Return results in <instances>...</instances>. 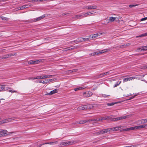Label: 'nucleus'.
Listing matches in <instances>:
<instances>
[{
  "mask_svg": "<svg viewBox=\"0 0 147 147\" xmlns=\"http://www.w3.org/2000/svg\"><path fill=\"white\" fill-rule=\"evenodd\" d=\"M122 126H117L112 128H107L106 129H103L98 131L96 133H94L93 134L95 135L96 134L97 135L102 134H103L106 133L108 132L114 131H117L121 130Z\"/></svg>",
  "mask_w": 147,
  "mask_h": 147,
  "instance_id": "obj_1",
  "label": "nucleus"
},
{
  "mask_svg": "<svg viewBox=\"0 0 147 147\" xmlns=\"http://www.w3.org/2000/svg\"><path fill=\"white\" fill-rule=\"evenodd\" d=\"M144 126L142 125L134 126L130 127L128 128L122 129L121 131H126L129 130H132L136 129H140L142 128H144Z\"/></svg>",
  "mask_w": 147,
  "mask_h": 147,
  "instance_id": "obj_2",
  "label": "nucleus"
},
{
  "mask_svg": "<svg viewBox=\"0 0 147 147\" xmlns=\"http://www.w3.org/2000/svg\"><path fill=\"white\" fill-rule=\"evenodd\" d=\"M13 132L9 133L6 130H2L0 129V137H4L6 136H7L9 135L10 134H12Z\"/></svg>",
  "mask_w": 147,
  "mask_h": 147,
  "instance_id": "obj_3",
  "label": "nucleus"
},
{
  "mask_svg": "<svg viewBox=\"0 0 147 147\" xmlns=\"http://www.w3.org/2000/svg\"><path fill=\"white\" fill-rule=\"evenodd\" d=\"M108 118H109V117H101L98 119H92V125H93L94 126H96V123L98 122V121L100 120H103L106 119H108Z\"/></svg>",
  "mask_w": 147,
  "mask_h": 147,
  "instance_id": "obj_4",
  "label": "nucleus"
},
{
  "mask_svg": "<svg viewBox=\"0 0 147 147\" xmlns=\"http://www.w3.org/2000/svg\"><path fill=\"white\" fill-rule=\"evenodd\" d=\"M111 50V49H105L99 52H96L93 53L92 55H98L102 53H104L105 52L109 51Z\"/></svg>",
  "mask_w": 147,
  "mask_h": 147,
  "instance_id": "obj_5",
  "label": "nucleus"
},
{
  "mask_svg": "<svg viewBox=\"0 0 147 147\" xmlns=\"http://www.w3.org/2000/svg\"><path fill=\"white\" fill-rule=\"evenodd\" d=\"M42 60H38L35 61H28V63L29 64H36L39 63L41 62Z\"/></svg>",
  "mask_w": 147,
  "mask_h": 147,
  "instance_id": "obj_6",
  "label": "nucleus"
},
{
  "mask_svg": "<svg viewBox=\"0 0 147 147\" xmlns=\"http://www.w3.org/2000/svg\"><path fill=\"white\" fill-rule=\"evenodd\" d=\"M76 143V141H67L63 143V145H71Z\"/></svg>",
  "mask_w": 147,
  "mask_h": 147,
  "instance_id": "obj_7",
  "label": "nucleus"
},
{
  "mask_svg": "<svg viewBox=\"0 0 147 147\" xmlns=\"http://www.w3.org/2000/svg\"><path fill=\"white\" fill-rule=\"evenodd\" d=\"M83 96L85 97H88L92 95V93L90 92H84L83 94Z\"/></svg>",
  "mask_w": 147,
  "mask_h": 147,
  "instance_id": "obj_8",
  "label": "nucleus"
},
{
  "mask_svg": "<svg viewBox=\"0 0 147 147\" xmlns=\"http://www.w3.org/2000/svg\"><path fill=\"white\" fill-rule=\"evenodd\" d=\"M54 75H43V76H41V79H47L51 78Z\"/></svg>",
  "mask_w": 147,
  "mask_h": 147,
  "instance_id": "obj_9",
  "label": "nucleus"
},
{
  "mask_svg": "<svg viewBox=\"0 0 147 147\" xmlns=\"http://www.w3.org/2000/svg\"><path fill=\"white\" fill-rule=\"evenodd\" d=\"M5 85H0V91H5L7 90V88H5Z\"/></svg>",
  "mask_w": 147,
  "mask_h": 147,
  "instance_id": "obj_10",
  "label": "nucleus"
},
{
  "mask_svg": "<svg viewBox=\"0 0 147 147\" xmlns=\"http://www.w3.org/2000/svg\"><path fill=\"white\" fill-rule=\"evenodd\" d=\"M45 15H43L42 16H41L37 18L34 19V22H36L37 21H39L40 20L43 19L45 17Z\"/></svg>",
  "mask_w": 147,
  "mask_h": 147,
  "instance_id": "obj_11",
  "label": "nucleus"
},
{
  "mask_svg": "<svg viewBox=\"0 0 147 147\" xmlns=\"http://www.w3.org/2000/svg\"><path fill=\"white\" fill-rule=\"evenodd\" d=\"M92 13L91 12H88L86 13H82L83 17H84L91 16Z\"/></svg>",
  "mask_w": 147,
  "mask_h": 147,
  "instance_id": "obj_12",
  "label": "nucleus"
},
{
  "mask_svg": "<svg viewBox=\"0 0 147 147\" xmlns=\"http://www.w3.org/2000/svg\"><path fill=\"white\" fill-rule=\"evenodd\" d=\"M126 118V117L125 116L115 118V121L119 120L121 119H125Z\"/></svg>",
  "mask_w": 147,
  "mask_h": 147,
  "instance_id": "obj_13",
  "label": "nucleus"
},
{
  "mask_svg": "<svg viewBox=\"0 0 147 147\" xmlns=\"http://www.w3.org/2000/svg\"><path fill=\"white\" fill-rule=\"evenodd\" d=\"M84 107L86 109H90L92 108V105H84Z\"/></svg>",
  "mask_w": 147,
  "mask_h": 147,
  "instance_id": "obj_14",
  "label": "nucleus"
},
{
  "mask_svg": "<svg viewBox=\"0 0 147 147\" xmlns=\"http://www.w3.org/2000/svg\"><path fill=\"white\" fill-rule=\"evenodd\" d=\"M28 7V6L27 5H24L23 6H21L20 7L18 8V9L21 10V9H23L25 8H27Z\"/></svg>",
  "mask_w": 147,
  "mask_h": 147,
  "instance_id": "obj_15",
  "label": "nucleus"
},
{
  "mask_svg": "<svg viewBox=\"0 0 147 147\" xmlns=\"http://www.w3.org/2000/svg\"><path fill=\"white\" fill-rule=\"evenodd\" d=\"M89 121V120L88 119H86V120H81L80 121V124H84L86 123L88 121ZM90 121V120H89Z\"/></svg>",
  "mask_w": 147,
  "mask_h": 147,
  "instance_id": "obj_16",
  "label": "nucleus"
},
{
  "mask_svg": "<svg viewBox=\"0 0 147 147\" xmlns=\"http://www.w3.org/2000/svg\"><path fill=\"white\" fill-rule=\"evenodd\" d=\"M84 109H86L84 107V105L80 106L77 109V110L78 111L82 110Z\"/></svg>",
  "mask_w": 147,
  "mask_h": 147,
  "instance_id": "obj_17",
  "label": "nucleus"
},
{
  "mask_svg": "<svg viewBox=\"0 0 147 147\" xmlns=\"http://www.w3.org/2000/svg\"><path fill=\"white\" fill-rule=\"evenodd\" d=\"M71 47L70 49L71 50H72L79 48L80 47V46H74Z\"/></svg>",
  "mask_w": 147,
  "mask_h": 147,
  "instance_id": "obj_18",
  "label": "nucleus"
},
{
  "mask_svg": "<svg viewBox=\"0 0 147 147\" xmlns=\"http://www.w3.org/2000/svg\"><path fill=\"white\" fill-rule=\"evenodd\" d=\"M8 121V120L7 119L3 120L2 121H0V125L7 123Z\"/></svg>",
  "mask_w": 147,
  "mask_h": 147,
  "instance_id": "obj_19",
  "label": "nucleus"
},
{
  "mask_svg": "<svg viewBox=\"0 0 147 147\" xmlns=\"http://www.w3.org/2000/svg\"><path fill=\"white\" fill-rule=\"evenodd\" d=\"M58 92V91L57 89H55L52 91H51L50 92L51 94V95H52L53 94L57 93Z\"/></svg>",
  "mask_w": 147,
  "mask_h": 147,
  "instance_id": "obj_20",
  "label": "nucleus"
},
{
  "mask_svg": "<svg viewBox=\"0 0 147 147\" xmlns=\"http://www.w3.org/2000/svg\"><path fill=\"white\" fill-rule=\"evenodd\" d=\"M84 88L83 87H80L75 88L74 89V90L75 91H77L84 89Z\"/></svg>",
  "mask_w": 147,
  "mask_h": 147,
  "instance_id": "obj_21",
  "label": "nucleus"
},
{
  "mask_svg": "<svg viewBox=\"0 0 147 147\" xmlns=\"http://www.w3.org/2000/svg\"><path fill=\"white\" fill-rule=\"evenodd\" d=\"M0 18H1L2 20L7 21L9 20V18H7L3 16H0Z\"/></svg>",
  "mask_w": 147,
  "mask_h": 147,
  "instance_id": "obj_22",
  "label": "nucleus"
},
{
  "mask_svg": "<svg viewBox=\"0 0 147 147\" xmlns=\"http://www.w3.org/2000/svg\"><path fill=\"white\" fill-rule=\"evenodd\" d=\"M112 73L113 72H112V70H110L109 71H108L104 73V76H105V75H107L109 74H110Z\"/></svg>",
  "mask_w": 147,
  "mask_h": 147,
  "instance_id": "obj_23",
  "label": "nucleus"
},
{
  "mask_svg": "<svg viewBox=\"0 0 147 147\" xmlns=\"http://www.w3.org/2000/svg\"><path fill=\"white\" fill-rule=\"evenodd\" d=\"M81 17H82V18L83 17L82 13L81 14H79L75 16V18L77 19H78Z\"/></svg>",
  "mask_w": 147,
  "mask_h": 147,
  "instance_id": "obj_24",
  "label": "nucleus"
},
{
  "mask_svg": "<svg viewBox=\"0 0 147 147\" xmlns=\"http://www.w3.org/2000/svg\"><path fill=\"white\" fill-rule=\"evenodd\" d=\"M108 117H109L108 118V119H110V121H115V118H112V116H109Z\"/></svg>",
  "mask_w": 147,
  "mask_h": 147,
  "instance_id": "obj_25",
  "label": "nucleus"
},
{
  "mask_svg": "<svg viewBox=\"0 0 147 147\" xmlns=\"http://www.w3.org/2000/svg\"><path fill=\"white\" fill-rule=\"evenodd\" d=\"M141 124H144L147 122V118L145 119H142L141 120Z\"/></svg>",
  "mask_w": 147,
  "mask_h": 147,
  "instance_id": "obj_26",
  "label": "nucleus"
},
{
  "mask_svg": "<svg viewBox=\"0 0 147 147\" xmlns=\"http://www.w3.org/2000/svg\"><path fill=\"white\" fill-rule=\"evenodd\" d=\"M82 41L81 40H75L71 41V43H73V42H74V43H78L82 42Z\"/></svg>",
  "mask_w": 147,
  "mask_h": 147,
  "instance_id": "obj_27",
  "label": "nucleus"
},
{
  "mask_svg": "<svg viewBox=\"0 0 147 147\" xmlns=\"http://www.w3.org/2000/svg\"><path fill=\"white\" fill-rule=\"evenodd\" d=\"M104 73H102L98 75L97 77V78H100L103 77L104 76Z\"/></svg>",
  "mask_w": 147,
  "mask_h": 147,
  "instance_id": "obj_28",
  "label": "nucleus"
},
{
  "mask_svg": "<svg viewBox=\"0 0 147 147\" xmlns=\"http://www.w3.org/2000/svg\"><path fill=\"white\" fill-rule=\"evenodd\" d=\"M89 38H90V36H89L88 37L86 38H83L81 37L80 38V39H83V40H84V41L88 40L89 39ZM79 39H80V38Z\"/></svg>",
  "mask_w": 147,
  "mask_h": 147,
  "instance_id": "obj_29",
  "label": "nucleus"
},
{
  "mask_svg": "<svg viewBox=\"0 0 147 147\" xmlns=\"http://www.w3.org/2000/svg\"><path fill=\"white\" fill-rule=\"evenodd\" d=\"M115 17H114V18L113 17H110L109 20L110 22H112L114 21L115 20Z\"/></svg>",
  "mask_w": 147,
  "mask_h": 147,
  "instance_id": "obj_30",
  "label": "nucleus"
},
{
  "mask_svg": "<svg viewBox=\"0 0 147 147\" xmlns=\"http://www.w3.org/2000/svg\"><path fill=\"white\" fill-rule=\"evenodd\" d=\"M121 82V81H120L119 82H117L116 83V84H115L114 87L115 88V87H117L120 84Z\"/></svg>",
  "mask_w": 147,
  "mask_h": 147,
  "instance_id": "obj_31",
  "label": "nucleus"
},
{
  "mask_svg": "<svg viewBox=\"0 0 147 147\" xmlns=\"http://www.w3.org/2000/svg\"><path fill=\"white\" fill-rule=\"evenodd\" d=\"M9 57V54L5 55L4 56L2 57L3 59H7Z\"/></svg>",
  "mask_w": 147,
  "mask_h": 147,
  "instance_id": "obj_32",
  "label": "nucleus"
},
{
  "mask_svg": "<svg viewBox=\"0 0 147 147\" xmlns=\"http://www.w3.org/2000/svg\"><path fill=\"white\" fill-rule=\"evenodd\" d=\"M45 80L46 81V80H47V81H48V82L49 83L50 82H52L53 81H54V79H45Z\"/></svg>",
  "mask_w": 147,
  "mask_h": 147,
  "instance_id": "obj_33",
  "label": "nucleus"
},
{
  "mask_svg": "<svg viewBox=\"0 0 147 147\" xmlns=\"http://www.w3.org/2000/svg\"><path fill=\"white\" fill-rule=\"evenodd\" d=\"M147 36V32L144 33L143 34H142L139 36L138 37H143L145 36Z\"/></svg>",
  "mask_w": 147,
  "mask_h": 147,
  "instance_id": "obj_34",
  "label": "nucleus"
},
{
  "mask_svg": "<svg viewBox=\"0 0 147 147\" xmlns=\"http://www.w3.org/2000/svg\"><path fill=\"white\" fill-rule=\"evenodd\" d=\"M116 102H112L111 103H108L107 104V105L109 106H112L114 104H116Z\"/></svg>",
  "mask_w": 147,
  "mask_h": 147,
  "instance_id": "obj_35",
  "label": "nucleus"
},
{
  "mask_svg": "<svg viewBox=\"0 0 147 147\" xmlns=\"http://www.w3.org/2000/svg\"><path fill=\"white\" fill-rule=\"evenodd\" d=\"M99 35V34H94L93 35H92V38H95L96 37H97Z\"/></svg>",
  "mask_w": 147,
  "mask_h": 147,
  "instance_id": "obj_36",
  "label": "nucleus"
},
{
  "mask_svg": "<svg viewBox=\"0 0 147 147\" xmlns=\"http://www.w3.org/2000/svg\"><path fill=\"white\" fill-rule=\"evenodd\" d=\"M147 50V46H144L141 49V51H146Z\"/></svg>",
  "mask_w": 147,
  "mask_h": 147,
  "instance_id": "obj_37",
  "label": "nucleus"
},
{
  "mask_svg": "<svg viewBox=\"0 0 147 147\" xmlns=\"http://www.w3.org/2000/svg\"><path fill=\"white\" fill-rule=\"evenodd\" d=\"M128 45H125H125H121L120 46V48H122L124 47H125L126 46H128V45H129V44H128Z\"/></svg>",
  "mask_w": 147,
  "mask_h": 147,
  "instance_id": "obj_38",
  "label": "nucleus"
},
{
  "mask_svg": "<svg viewBox=\"0 0 147 147\" xmlns=\"http://www.w3.org/2000/svg\"><path fill=\"white\" fill-rule=\"evenodd\" d=\"M129 81L128 78H126L123 79V82H125Z\"/></svg>",
  "mask_w": 147,
  "mask_h": 147,
  "instance_id": "obj_39",
  "label": "nucleus"
},
{
  "mask_svg": "<svg viewBox=\"0 0 147 147\" xmlns=\"http://www.w3.org/2000/svg\"><path fill=\"white\" fill-rule=\"evenodd\" d=\"M35 79H37L38 80L42 79L41 76H38L35 78Z\"/></svg>",
  "mask_w": 147,
  "mask_h": 147,
  "instance_id": "obj_40",
  "label": "nucleus"
},
{
  "mask_svg": "<svg viewBox=\"0 0 147 147\" xmlns=\"http://www.w3.org/2000/svg\"><path fill=\"white\" fill-rule=\"evenodd\" d=\"M92 8V6L90 5L87 6L86 7V9H91Z\"/></svg>",
  "mask_w": 147,
  "mask_h": 147,
  "instance_id": "obj_41",
  "label": "nucleus"
},
{
  "mask_svg": "<svg viewBox=\"0 0 147 147\" xmlns=\"http://www.w3.org/2000/svg\"><path fill=\"white\" fill-rule=\"evenodd\" d=\"M9 92H12V93L16 92H17V91L15 90H13V89L12 90H9Z\"/></svg>",
  "mask_w": 147,
  "mask_h": 147,
  "instance_id": "obj_42",
  "label": "nucleus"
},
{
  "mask_svg": "<svg viewBox=\"0 0 147 147\" xmlns=\"http://www.w3.org/2000/svg\"><path fill=\"white\" fill-rule=\"evenodd\" d=\"M48 83H49L48 82V81H47V80L45 81V80H44L42 82V83H43V84H46Z\"/></svg>",
  "mask_w": 147,
  "mask_h": 147,
  "instance_id": "obj_43",
  "label": "nucleus"
},
{
  "mask_svg": "<svg viewBox=\"0 0 147 147\" xmlns=\"http://www.w3.org/2000/svg\"><path fill=\"white\" fill-rule=\"evenodd\" d=\"M137 5H129V7H135Z\"/></svg>",
  "mask_w": 147,
  "mask_h": 147,
  "instance_id": "obj_44",
  "label": "nucleus"
},
{
  "mask_svg": "<svg viewBox=\"0 0 147 147\" xmlns=\"http://www.w3.org/2000/svg\"><path fill=\"white\" fill-rule=\"evenodd\" d=\"M135 77H131L128 78L129 81L131 80H132L135 79Z\"/></svg>",
  "mask_w": 147,
  "mask_h": 147,
  "instance_id": "obj_45",
  "label": "nucleus"
},
{
  "mask_svg": "<svg viewBox=\"0 0 147 147\" xmlns=\"http://www.w3.org/2000/svg\"><path fill=\"white\" fill-rule=\"evenodd\" d=\"M28 80H34L35 79V77H29L28 78Z\"/></svg>",
  "mask_w": 147,
  "mask_h": 147,
  "instance_id": "obj_46",
  "label": "nucleus"
},
{
  "mask_svg": "<svg viewBox=\"0 0 147 147\" xmlns=\"http://www.w3.org/2000/svg\"><path fill=\"white\" fill-rule=\"evenodd\" d=\"M147 20V17H145L141 19L140 20V21H142L144 20Z\"/></svg>",
  "mask_w": 147,
  "mask_h": 147,
  "instance_id": "obj_47",
  "label": "nucleus"
},
{
  "mask_svg": "<svg viewBox=\"0 0 147 147\" xmlns=\"http://www.w3.org/2000/svg\"><path fill=\"white\" fill-rule=\"evenodd\" d=\"M72 70V72H76L78 70V69H73Z\"/></svg>",
  "mask_w": 147,
  "mask_h": 147,
  "instance_id": "obj_48",
  "label": "nucleus"
},
{
  "mask_svg": "<svg viewBox=\"0 0 147 147\" xmlns=\"http://www.w3.org/2000/svg\"><path fill=\"white\" fill-rule=\"evenodd\" d=\"M67 72L68 73H72V70H69L67 71Z\"/></svg>",
  "mask_w": 147,
  "mask_h": 147,
  "instance_id": "obj_49",
  "label": "nucleus"
},
{
  "mask_svg": "<svg viewBox=\"0 0 147 147\" xmlns=\"http://www.w3.org/2000/svg\"><path fill=\"white\" fill-rule=\"evenodd\" d=\"M9 57H10L14 55H15V54L10 53V54H9Z\"/></svg>",
  "mask_w": 147,
  "mask_h": 147,
  "instance_id": "obj_50",
  "label": "nucleus"
},
{
  "mask_svg": "<svg viewBox=\"0 0 147 147\" xmlns=\"http://www.w3.org/2000/svg\"><path fill=\"white\" fill-rule=\"evenodd\" d=\"M80 121H76V123H75V124H80Z\"/></svg>",
  "mask_w": 147,
  "mask_h": 147,
  "instance_id": "obj_51",
  "label": "nucleus"
},
{
  "mask_svg": "<svg viewBox=\"0 0 147 147\" xmlns=\"http://www.w3.org/2000/svg\"><path fill=\"white\" fill-rule=\"evenodd\" d=\"M63 50V51H68V50H67V48H64Z\"/></svg>",
  "mask_w": 147,
  "mask_h": 147,
  "instance_id": "obj_52",
  "label": "nucleus"
},
{
  "mask_svg": "<svg viewBox=\"0 0 147 147\" xmlns=\"http://www.w3.org/2000/svg\"><path fill=\"white\" fill-rule=\"evenodd\" d=\"M45 95H51V93H50V92H49V93H48L47 94H45Z\"/></svg>",
  "mask_w": 147,
  "mask_h": 147,
  "instance_id": "obj_53",
  "label": "nucleus"
},
{
  "mask_svg": "<svg viewBox=\"0 0 147 147\" xmlns=\"http://www.w3.org/2000/svg\"><path fill=\"white\" fill-rule=\"evenodd\" d=\"M135 96H136L135 95H134V96H132L130 98H129V100H131V99H132L133 98H134V97H135Z\"/></svg>",
  "mask_w": 147,
  "mask_h": 147,
  "instance_id": "obj_54",
  "label": "nucleus"
},
{
  "mask_svg": "<svg viewBox=\"0 0 147 147\" xmlns=\"http://www.w3.org/2000/svg\"><path fill=\"white\" fill-rule=\"evenodd\" d=\"M135 146L134 145H132L131 146H126L125 147H134Z\"/></svg>",
  "mask_w": 147,
  "mask_h": 147,
  "instance_id": "obj_55",
  "label": "nucleus"
},
{
  "mask_svg": "<svg viewBox=\"0 0 147 147\" xmlns=\"http://www.w3.org/2000/svg\"><path fill=\"white\" fill-rule=\"evenodd\" d=\"M144 126V128H145L146 127H147V124L144 125H142Z\"/></svg>",
  "mask_w": 147,
  "mask_h": 147,
  "instance_id": "obj_56",
  "label": "nucleus"
},
{
  "mask_svg": "<svg viewBox=\"0 0 147 147\" xmlns=\"http://www.w3.org/2000/svg\"><path fill=\"white\" fill-rule=\"evenodd\" d=\"M67 48V50H71L70 49V48H71V47H69Z\"/></svg>",
  "mask_w": 147,
  "mask_h": 147,
  "instance_id": "obj_57",
  "label": "nucleus"
},
{
  "mask_svg": "<svg viewBox=\"0 0 147 147\" xmlns=\"http://www.w3.org/2000/svg\"><path fill=\"white\" fill-rule=\"evenodd\" d=\"M96 8V6H92V9H95Z\"/></svg>",
  "mask_w": 147,
  "mask_h": 147,
  "instance_id": "obj_58",
  "label": "nucleus"
},
{
  "mask_svg": "<svg viewBox=\"0 0 147 147\" xmlns=\"http://www.w3.org/2000/svg\"><path fill=\"white\" fill-rule=\"evenodd\" d=\"M144 68H147V65L144 66Z\"/></svg>",
  "mask_w": 147,
  "mask_h": 147,
  "instance_id": "obj_59",
  "label": "nucleus"
},
{
  "mask_svg": "<svg viewBox=\"0 0 147 147\" xmlns=\"http://www.w3.org/2000/svg\"><path fill=\"white\" fill-rule=\"evenodd\" d=\"M47 0H40V1H47Z\"/></svg>",
  "mask_w": 147,
  "mask_h": 147,
  "instance_id": "obj_60",
  "label": "nucleus"
},
{
  "mask_svg": "<svg viewBox=\"0 0 147 147\" xmlns=\"http://www.w3.org/2000/svg\"><path fill=\"white\" fill-rule=\"evenodd\" d=\"M42 80H40L39 81V83H42Z\"/></svg>",
  "mask_w": 147,
  "mask_h": 147,
  "instance_id": "obj_61",
  "label": "nucleus"
},
{
  "mask_svg": "<svg viewBox=\"0 0 147 147\" xmlns=\"http://www.w3.org/2000/svg\"><path fill=\"white\" fill-rule=\"evenodd\" d=\"M80 38H78V40H82V41H83L82 40H83V39H79Z\"/></svg>",
  "mask_w": 147,
  "mask_h": 147,
  "instance_id": "obj_62",
  "label": "nucleus"
},
{
  "mask_svg": "<svg viewBox=\"0 0 147 147\" xmlns=\"http://www.w3.org/2000/svg\"><path fill=\"white\" fill-rule=\"evenodd\" d=\"M110 96V95H104V97H105V96Z\"/></svg>",
  "mask_w": 147,
  "mask_h": 147,
  "instance_id": "obj_63",
  "label": "nucleus"
},
{
  "mask_svg": "<svg viewBox=\"0 0 147 147\" xmlns=\"http://www.w3.org/2000/svg\"><path fill=\"white\" fill-rule=\"evenodd\" d=\"M140 49H138L140 50Z\"/></svg>",
  "mask_w": 147,
  "mask_h": 147,
  "instance_id": "obj_64",
  "label": "nucleus"
}]
</instances>
